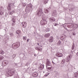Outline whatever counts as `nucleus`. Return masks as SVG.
<instances>
[{"mask_svg":"<svg viewBox=\"0 0 78 78\" xmlns=\"http://www.w3.org/2000/svg\"><path fill=\"white\" fill-rule=\"evenodd\" d=\"M12 70V69H9L7 72V74L10 75H12L13 73H14V72Z\"/></svg>","mask_w":78,"mask_h":78,"instance_id":"3","label":"nucleus"},{"mask_svg":"<svg viewBox=\"0 0 78 78\" xmlns=\"http://www.w3.org/2000/svg\"><path fill=\"white\" fill-rule=\"evenodd\" d=\"M5 64H6V62H4Z\"/></svg>","mask_w":78,"mask_h":78,"instance_id":"38","label":"nucleus"},{"mask_svg":"<svg viewBox=\"0 0 78 78\" xmlns=\"http://www.w3.org/2000/svg\"><path fill=\"white\" fill-rule=\"evenodd\" d=\"M61 41H59L57 43L58 45H61Z\"/></svg>","mask_w":78,"mask_h":78,"instance_id":"17","label":"nucleus"},{"mask_svg":"<svg viewBox=\"0 0 78 78\" xmlns=\"http://www.w3.org/2000/svg\"><path fill=\"white\" fill-rule=\"evenodd\" d=\"M34 55L36 56V55Z\"/></svg>","mask_w":78,"mask_h":78,"instance_id":"41","label":"nucleus"},{"mask_svg":"<svg viewBox=\"0 0 78 78\" xmlns=\"http://www.w3.org/2000/svg\"><path fill=\"white\" fill-rule=\"evenodd\" d=\"M58 25V24L56 23H55V24L54 25V26H56V25Z\"/></svg>","mask_w":78,"mask_h":78,"instance_id":"33","label":"nucleus"},{"mask_svg":"<svg viewBox=\"0 0 78 78\" xmlns=\"http://www.w3.org/2000/svg\"><path fill=\"white\" fill-rule=\"evenodd\" d=\"M23 39L24 41H26L27 40V37H23Z\"/></svg>","mask_w":78,"mask_h":78,"instance_id":"18","label":"nucleus"},{"mask_svg":"<svg viewBox=\"0 0 78 78\" xmlns=\"http://www.w3.org/2000/svg\"><path fill=\"white\" fill-rule=\"evenodd\" d=\"M57 55L58 57H62V54L59 52L58 53H57Z\"/></svg>","mask_w":78,"mask_h":78,"instance_id":"9","label":"nucleus"},{"mask_svg":"<svg viewBox=\"0 0 78 78\" xmlns=\"http://www.w3.org/2000/svg\"><path fill=\"white\" fill-rule=\"evenodd\" d=\"M42 17L43 20L41 21L40 23L41 25H45V24L47 23V21L45 20H46V17L44 15H43Z\"/></svg>","mask_w":78,"mask_h":78,"instance_id":"1","label":"nucleus"},{"mask_svg":"<svg viewBox=\"0 0 78 78\" xmlns=\"http://www.w3.org/2000/svg\"><path fill=\"white\" fill-rule=\"evenodd\" d=\"M4 58V57L2 55L0 56V61L2 60Z\"/></svg>","mask_w":78,"mask_h":78,"instance_id":"16","label":"nucleus"},{"mask_svg":"<svg viewBox=\"0 0 78 78\" xmlns=\"http://www.w3.org/2000/svg\"><path fill=\"white\" fill-rule=\"evenodd\" d=\"M53 41V37L51 36L50 37L49 39V42H52Z\"/></svg>","mask_w":78,"mask_h":78,"instance_id":"7","label":"nucleus"},{"mask_svg":"<svg viewBox=\"0 0 78 78\" xmlns=\"http://www.w3.org/2000/svg\"><path fill=\"white\" fill-rule=\"evenodd\" d=\"M32 75L33 76H37V75H38V74L37 73H34Z\"/></svg>","mask_w":78,"mask_h":78,"instance_id":"11","label":"nucleus"},{"mask_svg":"<svg viewBox=\"0 0 78 78\" xmlns=\"http://www.w3.org/2000/svg\"><path fill=\"white\" fill-rule=\"evenodd\" d=\"M14 6V5L13 4V3L11 4L10 6Z\"/></svg>","mask_w":78,"mask_h":78,"instance_id":"29","label":"nucleus"},{"mask_svg":"<svg viewBox=\"0 0 78 78\" xmlns=\"http://www.w3.org/2000/svg\"><path fill=\"white\" fill-rule=\"evenodd\" d=\"M23 6H26V4H23Z\"/></svg>","mask_w":78,"mask_h":78,"instance_id":"31","label":"nucleus"},{"mask_svg":"<svg viewBox=\"0 0 78 78\" xmlns=\"http://www.w3.org/2000/svg\"><path fill=\"white\" fill-rule=\"evenodd\" d=\"M5 53V52L3 51L2 50L0 52V54H1V55H3Z\"/></svg>","mask_w":78,"mask_h":78,"instance_id":"15","label":"nucleus"},{"mask_svg":"<svg viewBox=\"0 0 78 78\" xmlns=\"http://www.w3.org/2000/svg\"><path fill=\"white\" fill-rule=\"evenodd\" d=\"M44 65H41L40 66L39 68H40V69L41 70H42V69H44Z\"/></svg>","mask_w":78,"mask_h":78,"instance_id":"12","label":"nucleus"},{"mask_svg":"<svg viewBox=\"0 0 78 78\" xmlns=\"http://www.w3.org/2000/svg\"><path fill=\"white\" fill-rule=\"evenodd\" d=\"M72 50H74V45H73L72 47Z\"/></svg>","mask_w":78,"mask_h":78,"instance_id":"27","label":"nucleus"},{"mask_svg":"<svg viewBox=\"0 0 78 78\" xmlns=\"http://www.w3.org/2000/svg\"><path fill=\"white\" fill-rule=\"evenodd\" d=\"M52 63L53 64H55V63H54V62H52Z\"/></svg>","mask_w":78,"mask_h":78,"instance_id":"36","label":"nucleus"},{"mask_svg":"<svg viewBox=\"0 0 78 78\" xmlns=\"http://www.w3.org/2000/svg\"><path fill=\"white\" fill-rule=\"evenodd\" d=\"M75 34H75V33H73V36H75Z\"/></svg>","mask_w":78,"mask_h":78,"instance_id":"34","label":"nucleus"},{"mask_svg":"<svg viewBox=\"0 0 78 78\" xmlns=\"http://www.w3.org/2000/svg\"><path fill=\"white\" fill-rule=\"evenodd\" d=\"M50 36V33L46 34L44 35V37H49Z\"/></svg>","mask_w":78,"mask_h":78,"instance_id":"10","label":"nucleus"},{"mask_svg":"<svg viewBox=\"0 0 78 78\" xmlns=\"http://www.w3.org/2000/svg\"><path fill=\"white\" fill-rule=\"evenodd\" d=\"M30 41V39H27V42H28V41Z\"/></svg>","mask_w":78,"mask_h":78,"instance_id":"35","label":"nucleus"},{"mask_svg":"<svg viewBox=\"0 0 78 78\" xmlns=\"http://www.w3.org/2000/svg\"><path fill=\"white\" fill-rule=\"evenodd\" d=\"M37 45H39V43H37Z\"/></svg>","mask_w":78,"mask_h":78,"instance_id":"37","label":"nucleus"},{"mask_svg":"<svg viewBox=\"0 0 78 78\" xmlns=\"http://www.w3.org/2000/svg\"><path fill=\"white\" fill-rule=\"evenodd\" d=\"M50 74V73H46V74L44 75L45 76H48V75H49Z\"/></svg>","mask_w":78,"mask_h":78,"instance_id":"23","label":"nucleus"},{"mask_svg":"<svg viewBox=\"0 0 78 78\" xmlns=\"http://www.w3.org/2000/svg\"><path fill=\"white\" fill-rule=\"evenodd\" d=\"M14 56H16V54H14V55H13V56H14Z\"/></svg>","mask_w":78,"mask_h":78,"instance_id":"40","label":"nucleus"},{"mask_svg":"<svg viewBox=\"0 0 78 78\" xmlns=\"http://www.w3.org/2000/svg\"><path fill=\"white\" fill-rule=\"evenodd\" d=\"M16 34H20V30H17L16 32Z\"/></svg>","mask_w":78,"mask_h":78,"instance_id":"14","label":"nucleus"},{"mask_svg":"<svg viewBox=\"0 0 78 78\" xmlns=\"http://www.w3.org/2000/svg\"><path fill=\"white\" fill-rule=\"evenodd\" d=\"M55 14H56V12H55Z\"/></svg>","mask_w":78,"mask_h":78,"instance_id":"42","label":"nucleus"},{"mask_svg":"<svg viewBox=\"0 0 78 78\" xmlns=\"http://www.w3.org/2000/svg\"><path fill=\"white\" fill-rule=\"evenodd\" d=\"M4 13V12L3 11H2L0 12V15H3V14Z\"/></svg>","mask_w":78,"mask_h":78,"instance_id":"20","label":"nucleus"},{"mask_svg":"<svg viewBox=\"0 0 78 78\" xmlns=\"http://www.w3.org/2000/svg\"><path fill=\"white\" fill-rule=\"evenodd\" d=\"M8 9L9 11L11 10V7L10 6H8Z\"/></svg>","mask_w":78,"mask_h":78,"instance_id":"21","label":"nucleus"},{"mask_svg":"<svg viewBox=\"0 0 78 78\" xmlns=\"http://www.w3.org/2000/svg\"><path fill=\"white\" fill-rule=\"evenodd\" d=\"M36 49L37 50H39V51H41L42 50V48L37 47L36 48Z\"/></svg>","mask_w":78,"mask_h":78,"instance_id":"13","label":"nucleus"},{"mask_svg":"<svg viewBox=\"0 0 78 78\" xmlns=\"http://www.w3.org/2000/svg\"><path fill=\"white\" fill-rule=\"evenodd\" d=\"M45 12V13H48V10L47 9L46 10Z\"/></svg>","mask_w":78,"mask_h":78,"instance_id":"24","label":"nucleus"},{"mask_svg":"<svg viewBox=\"0 0 78 78\" xmlns=\"http://www.w3.org/2000/svg\"><path fill=\"white\" fill-rule=\"evenodd\" d=\"M50 20H52V21H55V19L53 18H50Z\"/></svg>","mask_w":78,"mask_h":78,"instance_id":"19","label":"nucleus"},{"mask_svg":"<svg viewBox=\"0 0 78 78\" xmlns=\"http://www.w3.org/2000/svg\"><path fill=\"white\" fill-rule=\"evenodd\" d=\"M42 10L40 9L39 10V12H38L37 14L39 16H41L42 14Z\"/></svg>","mask_w":78,"mask_h":78,"instance_id":"8","label":"nucleus"},{"mask_svg":"<svg viewBox=\"0 0 78 78\" xmlns=\"http://www.w3.org/2000/svg\"><path fill=\"white\" fill-rule=\"evenodd\" d=\"M12 20L13 23H15V22H16V20L13 18L12 19Z\"/></svg>","mask_w":78,"mask_h":78,"instance_id":"22","label":"nucleus"},{"mask_svg":"<svg viewBox=\"0 0 78 78\" xmlns=\"http://www.w3.org/2000/svg\"><path fill=\"white\" fill-rule=\"evenodd\" d=\"M62 64H64L65 63V61L63 62V61H62L61 62Z\"/></svg>","mask_w":78,"mask_h":78,"instance_id":"28","label":"nucleus"},{"mask_svg":"<svg viewBox=\"0 0 78 78\" xmlns=\"http://www.w3.org/2000/svg\"><path fill=\"white\" fill-rule=\"evenodd\" d=\"M51 66V63H50V61L48 59H47L46 63V68H47V67H48V66Z\"/></svg>","mask_w":78,"mask_h":78,"instance_id":"5","label":"nucleus"},{"mask_svg":"<svg viewBox=\"0 0 78 78\" xmlns=\"http://www.w3.org/2000/svg\"><path fill=\"white\" fill-rule=\"evenodd\" d=\"M10 36H14V34H13V33H10Z\"/></svg>","mask_w":78,"mask_h":78,"instance_id":"25","label":"nucleus"},{"mask_svg":"<svg viewBox=\"0 0 78 78\" xmlns=\"http://www.w3.org/2000/svg\"><path fill=\"white\" fill-rule=\"evenodd\" d=\"M48 70H51V67H48Z\"/></svg>","mask_w":78,"mask_h":78,"instance_id":"26","label":"nucleus"},{"mask_svg":"<svg viewBox=\"0 0 78 78\" xmlns=\"http://www.w3.org/2000/svg\"><path fill=\"white\" fill-rule=\"evenodd\" d=\"M12 12H15L14 11H12Z\"/></svg>","mask_w":78,"mask_h":78,"instance_id":"39","label":"nucleus"},{"mask_svg":"<svg viewBox=\"0 0 78 78\" xmlns=\"http://www.w3.org/2000/svg\"><path fill=\"white\" fill-rule=\"evenodd\" d=\"M20 42H18L17 44H13L12 45V47L13 48H18V47H19L20 46Z\"/></svg>","mask_w":78,"mask_h":78,"instance_id":"2","label":"nucleus"},{"mask_svg":"<svg viewBox=\"0 0 78 78\" xmlns=\"http://www.w3.org/2000/svg\"><path fill=\"white\" fill-rule=\"evenodd\" d=\"M22 27L23 28H26L27 26V23L26 22H23L22 23Z\"/></svg>","mask_w":78,"mask_h":78,"instance_id":"6","label":"nucleus"},{"mask_svg":"<svg viewBox=\"0 0 78 78\" xmlns=\"http://www.w3.org/2000/svg\"><path fill=\"white\" fill-rule=\"evenodd\" d=\"M63 37H64V36H62L60 38L61 39H62V38H63Z\"/></svg>","mask_w":78,"mask_h":78,"instance_id":"32","label":"nucleus"},{"mask_svg":"<svg viewBox=\"0 0 78 78\" xmlns=\"http://www.w3.org/2000/svg\"><path fill=\"white\" fill-rule=\"evenodd\" d=\"M72 56L71 55H70L68 56L66 60V62H69V61L70 60V59H71V58L72 57Z\"/></svg>","mask_w":78,"mask_h":78,"instance_id":"4","label":"nucleus"},{"mask_svg":"<svg viewBox=\"0 0 78 78\" xmlns=\"http://www.w3.org/2000/svg\"><path fill=\"white\" fill-rule=\"evenodd\" d=\"M9 14L10 15H12V12H10V13H9Z\"/></svg>","mask_w":78,"mask_h":78,"instance_id":"30","label":"nucleus"}]
</instances>
